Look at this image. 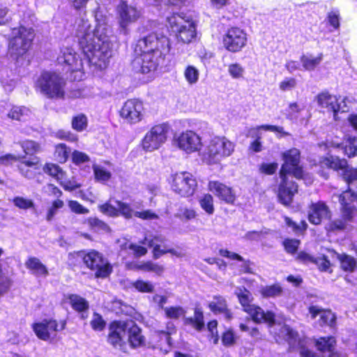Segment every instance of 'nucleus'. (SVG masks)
Instances as JSON below:
<instances>
[{
  "label": "nucleus",
  "instance_id": "f257e3e1",
  "mask_svg": "<svg viewBox=\"0 0 357 357\" xmlns=\"http://www.w3.org/2000/svg\"><path fill=\"white\" fill-rule=\"evenodd\" d=\"M171 49L169 37L162 33L151 31L137 40L133 48L132 66L142 74L155 72L169 55Z\"/></svg>",
  "mask_w": 357,
  "mask_h": 357
},
{
  "label": "nucleus",
  "instance_id": "f03ea898",
  "mask_svg": "<svg viewBox=\"0 0 357 357\" xmlns=\"http://www.w3.org/2000/svg\"><path fill=\"white\" fill-rule=\"evenodd\" d=\"M283 163L278 172L279 182L277 188L278 202L285 206H290L294 196L298 192V185L292 178L298 180L305 178V170L301 164V151L291 148L281 153Z\"/></svg>",
  "mask_w": 357,
  "mask_h": 357
},
{
  "label": "nucleus",
  "instance_id": "7ed1b4c3",
  "mask_svg": "<svg viewBox=\"0 0 357 357\" xmlns=\"http://www.w3.org/2000/svg\"><path fill=\"white\" fill-rule=\"evenodd\" d=\"M76 37L79 49L91 66L98 70L105 69L113 54L112 43L102 40L91 30L90 25L82 23L77 29Z\"/></svg>",
  "mask_w": 357,
  "mask_h": 357
},
{
  "label": "nucleus",
  "instance_id": "20e7f679",
  "mask_svg": "<svg viewBox=\"0 0 357 357\" xmlns=\"http://www.w3.org/2000/svg\"><path fill=\"white\" fill-rule=\"evenodd\" d=\"M236 296L243 312L247 313L252 321L257 324H264L272 328L276 324V314L272 310H264L261 307L253 303L254 298L251 292L245 287L239 289Z\"/></svg>",
  "mask_w": 357,
  "mask_h": 357
},
{
  "label": "nucleus",
  "instance_id": "39448f33",
  "mask_svg": "<svg viewBox=\"0 0 357 357\" xmlns=\"http://www.w3.org/2000/svg\"><path fill=\"white\" fill-rule=\"evenodd\" d=\"M66 81L55 71L43 70L34 84L36 91L47 98L52 100L64 99Z\"/></svg>",
  "mask_w": 357,
  "mask_h": 357
},
{
  "label": "nucleus",
  "instance_id": "423d86ee",
  "mask_svg": "<svg viewBox=\"0 0 357 357\" xmlns=\"http://www.w3.org/2000/svg\"><path fill=\"white\" fill-rule=\"evenodd\" d=\"M8 39V52L15 60L18 61L28 54L35 38V31L32 27L20 25L11 29Z\"/></svg>",
  "mask_w": 357,
  "mask_h": 357
},
{
  "label": "nucleus",
  "instance_id": "0eeeda50",
  "mask_svg": "<svg viewBox=\"0 0 357 357\" xmlns=\"http://www.w3.org/2000/svg\"><path fill=\"white\" fill-rule=\"evenodd\" d=\"M234 148V143L225 136H215L210 139L203 153V160L208 165L218 164L230 156Z\"/></svg>",
  "mask_w": 357,
  "mask_h": 357
},
{
  "label": "nucleus",
  "instance_id": "6e6552de",
  "mask_svg": "<svg viewBox=\"0 0 357 357\" xmlns=\"http://www.w3.org/2000/svg\"><path fill=\"white\" fill-rule=\"evenodd\" d=\"M83 264L97 279L107 278L113 272L112 264L102 253L94 249L85 250Z\"/></svg>",
  "mask_w": 357,
  "mask_h": 357
},
{
  "label": "nucleus",
  "instance_id": "1a4fd4ad",
  "mask_svg": "<svg viewBox=\"0 0 357 357\" xmlns=\"http://www.w3.org/2000/svg\"><path fill=\"white\" fill-rule=\"evenodd\" d=\"M169 126L162 123L153 125L141 139L140 146L146 152L159 149L167 141Z\"/></svg>",
  "mask_w": 357,
  "mask_h": 357
},
{
  "label": "nucleus",
  "instance_id": "9d476101",
  "mask_svg": "<svg viewBox=\"0 0 357 357\" xmlns=\"http://www.w3.org/2000/svg\"><path fill=\"white\" fill-rule=\"evenodd\" d=\"M248 42V33L238 26L229 27L222 35V46L229 52H241L247 46Z\"/></svg>",
  "mask_w": 357,
  "mask_h": 357
},
{
  "label": "nucleus",
  "instance_id": "9b49d317",
  "mask_svg": "<svg viewBox=\"0 0 357 357\" xmlns=\"http://www.w3.org/2000/svg\"><path fill=\"white\" fill-rule=\"evenodd\" d=\"M197 187L194 176L188 172H177L172 175V190L181 197H192Z\"/></svg>",
  "mask_w": 357,
  "mask_h": 357
},
{
  "label": "nucleus",
  "instance_id": "f8f14e48",
  "mask_svg": "<svg viewBox=\"0 0 357 357\" xmlns=\"http://www.w3.org/2000/svg\"><path fill=\"white\" fill-rule=\"evenodd\" d=\"M144 107L142 100L138 98L126 100L120 109L119 115L123 122L129 125L140 123L144 116Z\"/></svg>",
  "mask_w": 357,
  "mask_h": 357
},
{
  "label": "nucleus",
  "instance_id": "ddd939ff",
  "mask_svg": "<svg viewBox=\"0 0 357 357\" xmlns=\"http://www.w3.org/2000/svg\"><path fill=\"white\" fill-rule=\"evenodd\" d=\"M66 324V319L57 321L54 319H44L41 321L33 323L31 328L39 340L47 341L51 338V332L63 331Z\"/></svg>",
  "mask_w": 357,
  "mask_h": 357
},
{
  "label": "nucleus",
  "instance_id": "4468645a",
  "mask_svg": "<svg viewBox=\"0 0 357 357\" xmlns=\"http://www.w3.org/2000/svg\"><path fill=\"white\" fill-rule=\"evenodd\" d=\"M56 60L58 63L63 66V70L66 73H78L80 77L83 75L82 61L72 48H63Z\"/></svg>",
  "mask_w": 357,
  "mask_h": 357
},
{
  "label": "nucleus",
  "instance_id": "2eb2a0df",
  "mask_svg": "<svg viewBox=\"0 0 357 357\" xmlns=\"http://www.w3.org/2000/svg\"><path fill=\"white\" fill-rule=\"evenodd\" d=\"M116 13L120 31L124 33H127L128 26L135 22L140 17L139 11L128 5L126 1L119 2L116 7Z\"/></svg>",
  "mask_w": 357,
  "mask_h": 357
},
{
  "label": "nucleus",
  "instance_id": "dca6fc26",
  "mask_svg": "<svg viewBox=\"0 0 357 357\" xmlns=\"http://www.w3.org/2000/svg\"><path fill=\"white\" fill-rule=\"evenodd\" d=\"M43 170L45 174L54 178L65 190L73 191L81 187V184L74 181L66 180V172L55 163L45 162Z\"/></svg>",
  "mask_w": 357,
  "mask_h": 357
},
{
  "label": "nucleus",
  "instance_id": "f3484780",
  "mask_svg": "<svg viewBox=\"0 0 357 357\" xmlns=\"http://www.w3.org/2000/svg\"><path fill=\"white\" fill-rule=\"evenodd\" d=\"M315 100L319 107L324 109V112L332 114L335 121L339 120L338 114L341 109V105L338 97L330 93L328 91L324 90L315 96Z\"/></svg>",
  "mask_w": 357,
  "mask_h": 357
},
{
  "label": "nucleus",
  "instance_id": "a211bd4d",
  "mask_svg": "<svg viewBox=\"0 0 357 357\" xmlns=\"http://www.w3.org/2000/svg\"><path fill=\"white\" fill-rule=\"evenodd\" d=\"M35 160L36 161V159L33 158L31 160H26L25 156L16 155L12 153L0 155V164L3 165H11L17 162V170L22 176L27 178L33 177V174L31 170H28L26 167H33L36 164Z\"/></svg>",
  "mask_w": 357,
  "mask_h": 357
},
{
  "label": "nucleus",
  "instance_id": "6ab92c4d",
  "mask_svg": "<svg viewBox=\"0 0 357 357\" xmlns=\"http://www.w3.org/2000/svg\"><path fill=\"white\" fill-rule=\"evenodd\" d=\"M207 188L220 201L229 205L235 204L236 195L232 187L220 181L213 180L208 181Z\"/></svg>",
  "mask_w": 357,
  "mask_h": 357
},
{
  "label": "nucleus",
  "instance_id": "aec40b11",
  "mask_svg": "<svg viewBox=\"0 0 357 357\" xmlns=\"http://www.w3.org/2000/svg\"><path fill=\"white\" fill-rule=\"evenodd\" d=\"M307 220L313 225H319L324 220H331L332 213L326 202L319 200L308 206Z\"/></svg>",
  "mask_w": 357,
  "mask_h": 357
},
{
  "label": "nucleus",
  "instance_id": "412c9836",
  "mask_svg": "<svg viewBox=\"0 0 357 357\" xmlns=\"http://www.w3.org/2000/svg\"><path fill=\"white\" fill-rule=\"evenodd\" d=\"M129 326L128 321L114 320L108 326L109 333L107 335V342L113 348H121L125 345L123 337L121 334L125 332Z\"/></svg>",
  "mask_w": 357,
  "mask_h": 357
},
{
  "label": "nucleus",
  "instance_id": "4be33fe9",
  "mask_svg": "<svg viewBox=\"0 0 357 357\" xmlns=\"http://www.w3.org/2000/svg\"><path fill=\"white\" fill-rule=\"evenodd\" d=\"M263 130L265 131H271L275 133H278V137L281 138L284 137L289 136V132L285 131L284 128L282 126H278L274 125H268V124H263L260 126H257L256 128H251L250 131ZM255 137V139L250 144L249 150L255 152L259 153L262 151V142H261V135L259 132H256L255 135L252 136Z\"/></svg>",
  "mask_w": 357,
  "mask_h": 357
},
{
  "label": "nucleus",
  "instance_id": "5701e85b",
  "mask_svg": "<svg viewBox=\"0 0 357 357\" xmlns=\"http://www.w3.org/2000/svg\"><path fill=\"white\" fill-rule=\"evenodd\" d=\"M312 319H314L318 315V324L321 327H329L336 328L337 317L330 309L322 308L318 305H310L307 308Z\"/></svg>",
  "mask_w": 357,
  "mask_h": 357
},
{
  "label": "nucleus",
  "instance_id": "b1692460",
  "mask_svg": "<svg viewBox=\"0 0 357 357\" xmlns=\"http://www.w3.org/2000/svg\"><path fill=\"white\" fill-rule=\"evenodd\" d=\"M22 148L24 155L26 160H31V158L36 159V164L33 167H26L28 170H31L34 174V171L38 170L41 166V160L39 157L36 156V154L42 151L41 144L33 139H24L19 143Z\"/></svg>",
  "mask_w": 357,
  "mask_h": 357
},
{
  "label": "nucleus",
  "instance_id": "393cba45",
  "mask_svg": "<svg viewBox=\"0 0 357 357\" xmlns=\"http://www.w3.org/2000/svg\"><path fill=\"white\" fill-rule=\"evenodd\" d=\"M179 149L187 153H193L199 149L202 144L201 138L192 130L181 132L176 139Z\"/></svg>",
  "mask_w": 357,
  "mask_h": 357
},
{
  "label": "nucleus",
  "instance_id": "a878e982",
  "mask_svg": "<svg viewBox=\"0 0 357 357\" xmlns=\"http://www.w3.org/2000/svg\"><path fill=\"white\" fill-rule=\"evenodd\" d=\"M357 195L350 189L341 193L339 197V202L341 205V213L346 220H353L354 212L356 209L354 202L356 200Z\"/></svg>",
  "mask_w": 357,
  "mask_h": 357
},
{
  "label": "nucleus",
  "instance_id": "bb28decb",
  "mask_svg": "<svg viewBox=\"0 0 357 357\" xmlns=\"http://www.w3.org/2000/svg\"><path fill=\"white\" fill-rule=\"evenodd\" d=\"M66 298L72 309L79 314L80 319L85 320L88 318L89 303L86 298L77 294H68Z\"/></svg>",
  "mask_w": 357,
  "mask_h": 357
},
{
  "label": "nucleus",
  "instance_id": "cd10ccee",
  "mask_svg": "<svg viewBox=\"0 0 357 357\" xmlns=\"http://www.w3.org/2000/svg\"><path fill=\"white\" fill-rule=\"evenodd\" d=\"M129 326L128 331V341L131 348L136 349L145 345V337L142 335L141 328L132 319L127 320Z\"/></svg>",
  "mask_w": 357,
  "mask_h": 357
},
{
  "label": "nucleus",
  "instance_id": "c85d7f7f",
  "mask_svg": "<svg viewBox=\"0 0 357 357\" xmlns=\"http://www.w3.org/2000/svg\"><path fill=\"white\" fill-rule=\"evenodd\" d=\"M196 36V24L192 19L185 24V27L180 29L174 33L177 42L183 44L191 43Z\"/></svg>",
  "mask_w": 357,
  "mask_h": 357
},
{
  "label": "nucleus",
  "instance_id": "c756f323",
  "mask_svg": "<svg viewBox=\"0 0 357 357\" xmlns=\"http://www.w3.org/2000/svg\"><path fill=\"white\" fill-rule=\"evenodd\" d=\"M192 18L184 13H174L167 17V29L175 33L180 29L185 27V24Z\"/></svg>",
  "mask_w": 357,
  "mask_h": 357
},
{
  "label": "nucleus",
  "instance_id": "7c9ffc66",
  "mask_svg": "<svg viewBox=\"0 0 357 357\" xmlns=\"http://www.w3.org/2000/svg\"><path fill=\"white\" fill-rule=\"evenodd\" d=\"M193 317L183 319V324L190 326L198 332L202 331L205 328L204 312L201 307H195L193 310Z\"/></svg>",
  "mask_w": 357,
  "mask_h": 357
},
{
  "label": "nucleus",
  "instance_id": "2f4dec72",
  "mask_svg": "<svg viewBox=\"0 0 357 357\" xmlns=\"http://www.w3.org/2000/svg\"><path fill=\"white\" fill-rule=\"evenodd\" d=\"M347 162L346 159L335 155L323 157L319 160L321 167L333 169L335 172L342 171L345 169L347 167Z\"/></svg>",
  "mask_w": 357,
  "mask_h": 357
},
{
  "label": "nucleus",
  "instance_id": "473e14b6",
  "mask_svg": "<svg viewBox=\"0 0 357 357\" xmlns=\"http://www.w3.org/2000/svg\"><path fill=\"white\" fill-rule=\"evenodd\" d=\"M25 266L36 275L45 277L49 274L46 266L35 257H29L25 261Z\"/></svg>",
  "mask_w": 357,
  "mask_h": 357
},
{
  "label": "nucleus",
  "instance_id": "72a5a7b5",
  "mask_svg": "<svg viewBox=\"0 0 357 357\" xmlns=\"http://www.w3.org/2000/svg\"><path fill=\"white\" fill-rule=\"evenodd\" d=\"M336 344V339L332 335L320 337L314 341L316 349L322 353L333 352L335 349Z\"/></svg>",
  "mask_w": 357,
  "mask_h": 357
},
{
  "label": "nucleus",
  "instance_id": "f704fd0d",
  "mask_svg": "<svg viewBox=\"0 0 357 357\" xmlns=\"http://www.w3.org/2000/svg\"><path fill=\"white\" fill-rule=\"evenodd\" d=\"M132 268L136 271L153 273L158 276H161L165 271V267L162 265L151 260L144 261L140 264H135Z\"/></svg>",
  "mask_w": 357,
  "mask_h": 357
},
{
  "label": "nucleus",
  "instance_id": "c9c22d12",
  "mask_svg": "<svg viewBox=\"0 0 357 357\" xmlns=\"http://www.w3.org/2000/svg\"><path fill=\"white\" fill-rule=\"evenodd\" d=\"M337 259L340 262L341 269L344 272L354 273L357 268L356 259L353 256L346 253L337 254Z\"/></svg>",
  "mask_w": 357,
  "mask_h": 357
},
{
  "label": "nucleus",
  "instance_id": "e433bc0d",
  "mask_svg": "<svg viewBox=\"0 0 357 357\" xmlns=\"http://www.w3.org/2000/svg\"><path fill=\"white\" fill-rule=\"evenodd\" d=\"M259 293L263 298H276L281 296L284 293V289L278 282L270 285H266L261 287Z\"/></svg>",
  "mask_w": 357,
  "mask_h": 357
},
{
  "label": "nucleus",
  "instance_id": "4c0bfd02",
  "mask_svg": "<svg viewBox=\"0 0 357 357\" xmlns=\"http://www.w3.org/2000/svg\"><path fill=\"white\" fill-rule=\"evenodd\" d=\"M70 153V148L64 143H59L54 146L53 156L59 163L63 164L67 162Z\"/></svg>",
  "mask_w": 357,
  "mask_h": 357
},
{
  "label": "nucleus",
  "instance_id": "58836bf2",
  "mask_svg": "<svg viewBox=\"0 0 357 357\" xmlns=\"http://www.w3.org/2000/svg\"><path fill=\"white\" fill-rule=\"evenodd\" d=\"M322 59H323V54L322 53H319L315 57L303 54L300 58V61L302 63L303 68L305 70H308V71L314 70L320 64Z\"/></svg>",
  "mask_w": 357,
  "mask_h": 357
},
{
  "label": "nucleus",
  "instance_id": "ea45409f",
  "mask_svg": "<svg viewBox=\"0 0 357 357\" xmlns=\"http://www.w3.org/2000/svg\"><path fill=\"white\" fill-rule=\"evenodd\" d=\"M283 219L286 226L291 228L295 234L304 235L308 228V225L305 220H301L298 224L287 215H284Z\"/></svg>",
  "mask_w": 357,
  "mask_h": 357
},
{
  "label": "nucleus",
  "instance_id": "a19ab883",
  "mask_svg": "<svg viewBox=\"0 0 357 357\" xmlns=\"http://www.w3.org/2000/svg\"><path fill=\"white\" fill-rule=\"evenodd\" d=\"M208 307L215 314L229 312L226 300L220 295L213 296V301L209 303Z\"/></svg>",
  "mask_w": 357,
  "mask_h": 357
},
{
  "label": "nucleus",
  "instance_id": "79ce46f5",
  "mask_svg": "<svg viewBox=\"0 0 357 357\" xmlns=\"http://www.w3.org/2000/svg\"><path fill=\"white\" fill-rule=\"evenodd\" d=\"M280 331L284 333L283 338L290 347H294L298 343L299 340L298 333L289 326L284 324L281 328Z\"/></svg>",
  "mask_w": 357,
  "mask_h": 357
},
{
  "label": "nucleus",
  "instance_id": "37998d69",
  "mask_svg": "<svg viewBox=\"0 0 357 357\" xmlns=\"http://www.w3.org/2000/svg\"><path fill=\"white\" fill-rule=\"evenodd\" d=\"M201 208L208 215L213 214L215 211L214 199L210 193L204 194L198 200Z\"/></svg>",
  "mask_w": 357,
  "mask_h": 357
},
{
  "label": "nucleus",
  "instance_id": "c03bdc74",
  "mask_svg": "<svg viewBox=\"0 0 357 357\" xmlns=\"http://www.w3.org/2000/svg\"><path fill=\"white\" fill-rule=\"evenodd\" d=\"M92 169L96 181L105 183L111 179L112 174L105 168L98 165H93Z\"/></svg>",
  "mask_w": 357,
  "mask_h": 357
},
{
  "label": "nucleus",
  "instance_id": "a18cd8bd",
  "mask_svg": "<svg viewBox=\"0 0 357 357\" xmlns=\"http://www.w3.org/2000/svg\"><path fill=\"white\" fill-rule=\"evenodd\" d=\"M88 126L87 116L82 113L78 114L72 118L71 127L77 132H82Z\"/></svg>",
  "mask_w": 357,
  "mask_h": 357
},
{
  "label": "nucleus",
  "instance_id": "49530a36",
  "mask_svg": "<svg viewBox=\"0 0 357 357\" xmlns=\"http://www.w3.org/2000/svg\"><path fill=\"white\" fill-rule=\"evenodd\" d=\"M353 220H346L343 217V213H342V216L340 219H336L333 220H331L326 225L325 229L327 232H333L335 231L343 230L346 227V225L349 222H351Z\"/></svg>",
  "mask_w": 357,
  "mask_h": 357
},
{
  "label": "nucleus",
  "instance_id": "de8ad7c7",
  "mask_svg": "<svg viewBox=\"0 0 357 357\" xmlns=\"http://www.w3.org/2000/svg\"><path fill=\"white\" fill-rule=\"evenodd\" d=\"M90 325L94 331L101 332L105 329L107 323L100 313L94 312L90 321Z\"/></svg>",
  "mask_w": 357,
  "mask_h": 357
},
{
  "label": "nucleus",
  "instance_id": "09e8293b",
  "mask_svg": "<svg viewBox=\"0 0 357 357\" xmlns=\"http://www.w3.org/2000/svg\"><path fill=\"white\" fill-rule=\"evenodd\" d=\"M284 251L289 255L297 253L301 245V241L296 238H286L282 242Z\"/></svg>",
  "mask_w": 357,
  "mask_h": 357
},
{
  "label": "nucleus",
  "instance_id": "8fccbe9b",
  "mask_svg": "<svg viewBox=\"0 0 357 357\" xmlns=\"http://www.w3.org/2000/svg\"><path fill=\"white\" fill-rule=\"evenodd\" d=\"M115 204L118 207V217L123 216L126 219L132 218L135 212L133 211L131 206L129 204L123 202L120 200H115Z\"/></svg>",
  "mask_w": 357,
  "mask_h": 357
},
{
  "label": "nucleus",
  "instance_id": "3c124183",
  "mask_svg": "<svg viewBox=\"0 0 357 357\" xmlns=\"http://www.w3.org/2000/svg\"><path fill=\"white\" fill-rule=\"evenodd\" d=\"M132 287L140 293L151 294L154 291V285L151 282L141 279L133 282Z\"/></svg>",
  "mask_w": 357,
  "mask_h": 357
},
{
  "label": "nucleus",
  "instance_id": "603ef678",
  "mask_svg": "<svg viewBox=\"0 0 357 357\" xmlns=\"http://www.w3.org/2000/svg\"><path fill=\"white\" fill-rule=\"evenodd\" d=\"M316 262H314V264H315L319 271L321 272H328L329 273H331L333 272V270L331 269V263L326 255H321V256L318 257H315Z\"/></svg>",
  "mask_w": 357,
  "mask_h": 357
},
{
  "label": "nucleus",
  "instance_id": "864d4df0",
  "mask_svg": "<svg viewBox=\"0 0 357 357\" xmlns=\"http://www.w3.org/2000/svg\"><path fill=\"white\" fill-rule=\"evenodd\" d=\"M64 206V202L61 199H55L51 203L50 206L47 209L46 213L45 219L47 221H52L54 218L59 209L62 208Z\"/></svg>",
  "mask_w": 357,
  "mask_h": 357
},
{
  "label": "nucleus",
  "instance_id": "5fc2aeb1",
  "mask_svg": "<svg viewBox=\"0 0 357 357\" xmlns=\"http://www.w3.org/2000/svg\"><path fill=\"white\" fill-rule=\"evenodd\" d=\"M98 211L102 214L111 217V218H116L118 217V211L117 208L111 204V200L109 199L105 203L102 204H99L98 206Z\"/></svg>",
  "mask_w": 357,
  "mask_h": 357
},
{
  "label": "nucleus",
  "instance_id": "6e6d98bb",
  "mask_svg": "<svg viewBox=\"0 0 357 357\" xmlns=\"http://www.w3.org/2000/svg\"><path fill=\"white\" fill-rule=\"evenodd\" d=\"M237 337L231 328H228L222 332L221 341L223 346L230 347L236 343Z\"/></svg>",
  "mask_w": 357,
  "mask_h": 357
},
{
  "label": "nucleus",
  "instance_id": "4d7b16f0",
  "mask_svg": "<svg viewBox=\"0 0 357 357\" xmlns=\"http://www.w3.org/2000/svg\"><path fill=\"white\" fill-rule=\"evenodd\" d=\"M344 153L349 158L354 157L357 155V138L355 137H349L344 146Z\"/></svg>",
  "mask_w": 357,
  "mask_h": 357
},
{
  "label": "nucleus",
  "instance_id": "13d9d810",
  "mask_svg": "<svg viewBox=\"0 0 357 357\" xmlns=\"http://www.w3.org/2000/svg\"><path fill=\"white\" fill-rule=\"evenodd\" d=\"M12 202L14 206L19 209L27 210L35 207L33 200L20 196L15 197Z\"/></svg>",
  "mask_w": 357,
  "mask_h": 357
},
{
  "label": "nucleus",
  "instance_id": "bf43d9fd",
  "mask_svg": "<svg viewBox=\"0 0 357 357\" xmlns=\"http://www.w3.org/2000/svg\"><path fill=\"white\" fill-rule=\"evenodd\" d=\"M165 312L167 318L177 319L185 316L186 311L181 306H171L165 307Z\"/></svg>",
  "mask_w": 357,
  "mask_h": 357
},
{
  "label": "nucleus",
  "instance_id": "052dcab7",
  "mask_svg": "<svg viewBox=\"0 0 357 357\" xmlns=\"http://www.w3.org/2000/svg\"><path fill=\"white\" fill-rule=\"evenodd\" d=\"M278 169V164L276 162H262L259 166V172L261 174L272 176L275 174Z\"/></svg>",
  "mask_w": 357,
  "mask_h": 357
},
{
  "label": "nucleus",
  "instance_id": "680f3d73",
  "mask_svg": "<svg viewBox=\"0 0 357 357\" xmlns=\"http://www.w3.org/2000/svg\"><path fill=\"white\" fill-rule=\"evenodd\" d=\"M184 76L187 82L192 84L196 83L199 79V71L195 67L188 66L185 69Z\"/></svg>",
  "mask_w": 357,
  "mask_h": 357
},
{
  "label": "nucleus",
  "instance_id": "e2e57ef3",
  "mask_svg": "<svg viewBox=\"0 0 357 357\" xmlns=\"http://www.w3.org/2000/svg\"><path fill=\"white\" fill-rule=\"evenodd\" d=\"M228 73L233 79H241L243 77L244 68L238 63H230L228 66Z\"/></svg>",
  "mask_w": 357,
  "mask_h": 357
},
{
  "label": "nucleus",
  "instance_id": "0e129e2a",
  "mask_svg": "<svg viewBox=\"0 0 357 357\" xmlns=\"http://www.w3.org/2000/svg\"><path fill=\"white\" fill-rule=\"evenodd\" d=\"M342 177L346 183L349 185L357 181V169L353 167H347L342 169Z\"/></svg>",
  "mask_w": 357,
  "mask_h": 357
},
{
  "label": "nucleus",
  "instance_id": "69168bd1",
  "mask_svg": "<svg viewBox=\"0 0 357 357\" xmlns=\"http://www.w3.org/2000/svg\"><path fill=\"white\" fill-rule=\"evenodd\" d=\"M55 137L59 139L66 140L70 142H75L78 140L77 136L71 131L62 129L56 132Z\"/></svg>",
  "mask_w": 357,
  "mask_h": 357
},
{
  "label": "nucleus",
  "instance_id": "338daca9",
  "mask_svg": "<svg viewBox=\"0 0 357 357\" xmlns=\"http://www.w3.org/2000/svg\"><path fill=\"white\" fill-rule=\"evenodd\" d=\"M68 206L70 211L75 214H87L89 213V210L87 208L76 200H69Z\"/></svg>",
  "mask_w": 357,
  "mask_h": 357
},
{
  "label": "nucleus",
  "instance_id": "774afa93",
  "mask_svg": "<svg viewBox=\"0 0 357 357\" xmlns=\"http://www.w3.org/2000/svg\"><path fill=\"white\" fill-rule=\"evenodd\" d=\"M89 227L91 229H105L107 228V225L103 220L96 217H90L86 220Z\"/></svg>",
  "mask_w": 357,
  "mask_h": 357
}]
</instances>
